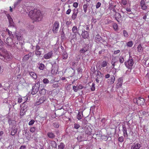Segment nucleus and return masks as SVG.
Instances as JSON below:
<instances>
[{
  "label": "nucleus",
  "instance_id": "obj_1",
  "mask_svg": "<svg viewBox=\"0 0 149 149\" xmlns=\"http://www.w3.org/2000/svg\"><path fill=\"white\" fill-rule=\"evenodd\" d=\"M29 15L33 21L36 22L41 21L43 17V14L40 10H37L36 9L31 10Z\"/></svg>",
  "mask_w": 149,
  "mask_h": 149
},
{
  "label": "nucleus",
  "instance_id": "obj_2",
  "mask_svg": "<svg viewBox=\"0 0 149 149\" xmlns=\"http://www.w3.org/2000/svg\"><path fill=\"white\" fill-rule=\"evenodd\" d=\"M26 103L23 102L22 105L20 113V116H22L24 115L27 110L28 105L26 104Z\"/></svg>",
  "mask_w": 149,
  "mask_h": 149
},
{
  "label": "nucleus",
  "instance_id": "obj_3",
  "mask_svg": "<svg viewBox=\"0 0 149 149\" xmlns=\"http://www.w3.org/2000/svg\"><path fill=\"white\" fill-rule=\"evenodd\" d=\"M39 86L40 83L39 82H38L32 87L31 93L32 94H35L38 92L39 91Z\"/></svg>",
  "mask_w": 149,
  "mask_h": 149
},
{
  "label": "nucleus",
  "instance_id": "obj_4",
  "mask_svg": "<svg viewBox=\"0 0 149 149\" xmlns=\"http://www.w3.org/2000/svg\"><path fill=\"white\" fill-rule=\"evenodd\" d=\"M134 63L132 59H129L127 61L125 62V64L126 67L129 69L131 70Z\"/></svg>",
  "mask_w": 149,
  "mask_h": 149
},
{
  "label": "nucleus",
  "instance_id": "obj_5",
  "mask_svg": "<svg viewBox=\"0 0 149 149\" xmlns=\"http://www.w3.org/2000/svg\"><path fill=\"white\" fill-rule=\"evenodd\" d=\"M59 26L58 22L56 21L53 25L52 31L54 33H57Z\"/></svg>",
  "mask_w": 149,
  "mask_h": 149
},
{
  "label": "nucleus",
  "instance_id": "obj_6",
  "mask_svg": "<svg viewBox=\"0 0 149 149\" xmlns=\"http://www.w3.org/2000/svg\"><path fill=\"white\" fill-rule=\"evenodd\" d=\"M6 49L3 48H0V58L3 59L4 56L7 52Z\"/></svg>",
  "mask_w": 149,
  "mask_h": 149
},
{
  "label": "nucleus",
  "instance_id": "obj_7",
  "mask_svg": "<svg viewBox=\"0 0 149 149\" xmlns=\"http://www.w3.org/2000/svg\"><path fill=\"white\" fill-rule=\"evenodd\" d=\"M84 130L86 134L88 135H90L91 134L92 132V129L90 127L88 126V125H86L84 127Z\"/></svg>",
  "mask_w": 149,
  "mask_h": 149
},
{
  "label": "nucleus",
  "instance_id": "obj_8",
  "mask_svg": "<svg viewBox=\"0 0 149 149\" xmlns=\"http://www.w3.org/2000/svg\"><path fill=\"white\" fill-rule=\"evenodd\" d=\"M12 58V56L11 54L9 52H7L5 55L4 56V59H6L7 61H10Z\"/></svg>",
  "mask_w": 149,
  "mask_h": 149
},
{
  "label": "nucleus",
  "instance_id": "obj_9",
  "mask_svg": "<svg viewBox=\"0 0 149 149\" xmlns=\"http://www.w3.org/2000/svg\"><path fill=\"white\" fill-rule=\"evenodd\" d=\"M7 18L8 19V22L9 24V26L14 27V24L13 19L10 15L8 14L6 15Z\"/></svg>",
  "mask_w": 149,
  "mask_h": 149
},
{
  "label": "nucleus",
  "instance_id": "obj_10",
  "mask_svg": "<svg viewBox=\"0 0 149 149\" xmlns=\"http://www.w3.org/2000/svg\"><path fill=\"white\" fill-rule=\"evenodd\" d=\"M53 54V52L51 51L44 55L43 57L46 59L50 58L52 57Z\"/></svg>",
  "mask_w": 149,
  "mask_h": 149
},
{
  "label": "nucleus",
  "instance_id": "obj_11",
  "mask_svg": "<svg viewBox=\"0 0 149 149\" xmlns=\"http://www.w3.org/2000/svg\"><path fill=\"white\" fill-rule=\"evenodd\" d=\"M122 130L123 131V136L126 139H128V134L127 132V130L125 126H123V129Z\"/></svg>",
  "mask_w": 149,
  "mask_h": 149
},
{
  "label": "nucleus",
  "instance_id": "obj_12",
  "mask_svg": "<svg viewBox=\"0 0 149 149\" xmlns=\"http://www.w3.org/2000/svg\"><path fill=\"white\" fill-rule=\"evenodd\" d=\"M78 10L74 9L73 10V13L72 16V19H75L77 17V14L78 13Z\"/></svg>",
  "mask_w": 149,
  "mask_h": 149
},
{
  "label": "nucleus",
  "instance_id": "obj_13",
  "mask_svg": "<svg viewBox=\"0 0 149 149\" xmlns=\"http://www.w3.org/2000/svg\"><path fill=\"white\" fill-rule=\"evenodd\" d=\"M138 105H143L145 102L144 99L142 97H139L138 98Z\"/></svg>",
  "mask_w": 149,
  "mask_h": 149
},
{
  "label": "nucleus",
  "instance_id": "obj_14",
  "mask_svg": "<svg viewBox=\"0 0 149 149\" xmlns=\"http://www.w3.org/2000/svg\"><path fill=\"white\" fill-rule=\"evenodd\" d=\"M46 100V98L44 96L41 97L39 100L36 102V104L38 105L41 103L43 102Z\"/></svg>",
  "mask_w": 149,
  "mask_h": 149
},
{
  "label": "nucleus",
  "instance_id": "obj_15",
  "mask_svg": "<svg viewBox=\"0 0 149 149\" xmlns=\"http://www.w3.org/2000/svg\"><path fill=\"white\" fill-rule=\"evenodd\" d=\"M115 80V77L113 75L110 77V79H109L107 80V81L108 84H112L114 83Z\"/></svg>",
  "mask_w": 149,
  "mask_h": 149
},
{
  "label": "nucleus",
  "instance_id": "obj_16",
  "mask_svg": "<svg viewBox=\"0 0 149 149\" xmlns=\"http://www.w3.org/2000/svg\"><path fill=\"white\" fill-rule=\"evenodd\" d=\"M140 5L141 6V8L143 10H145L147 8V6L146 5L145 1L142 0L140 1Z\"/></svg>",
  "mask_w": 149,
  "mask_h": 149
},
{
  "label": "nucleus",
  "instance_id": "obj_17",
  "mask_svg": "<svg viewBox=\"0 0 149 149\" xmlns=\"http://www.w3.org/2000/svg\"><path fill=\"white\" fill-rule=\"evenodd\" d=\"M141 147L140 144L138 143H134L131 146V149H139Z\"/></svg>",
  "mask_w": 149,
  "mask_h": 149
},
{
  "label": "nucleus",
  "instance_id": "obj_18",
  "mask_svg": "<svg viewBox=\"0 0 149 149\" xmlns=\"http://www.w3.org/2000/svg\"><path fill=\"white\" fill-rule=\"evenodd\" d=\"M88 46H84L80 50V54H84L88 50Z\"/></svg>",
  "mask_w": 149,
  "mask_h": 149
},
{
  "label": "nucleus",
  "instance_id": "obj_19",
  "mask_svg": "<svg viewBox=\"0 0 149 149\" xmlns=\"http://www.w3.org/2000/svg\"><path fill=\"white\" fill-rule=\"evenodd\" d=\"M81 36L84 38H87L89 36L88 32L87 31H85V30H84L82 31V32L81 33Z\"/></svg>",
  "mask_w": 149,
  "mask_h": 149
},
{
  "label": "nucleus",
  "instance_id": "obj_20",
  "mask_svg": "<svg viewBox=\"0 0 149 149\" xmlns=\"http://www.w3.org/2000/svg\"><path fill=\"white\" fill-rule=\"evenodd\" d=\"M47 136L50 139H54L55 137V135L52 132H49L47 133Z\"/></svg>",
  "mask_w": 149,
  "mask_h": 149
},
{
  "label": "nucleus",
  "instance_id": "obj_21",
  "mask_svg": "<svg viewBox=\"0 0 149 149\" xmlns=\"http://www.w3.org/2000/svg\"><path fill=\"white\" fill-rule=\"evenodd\" d=\"M72 32L75 35L79 33V29L76 26H74L72 28Z\"/></svg>",
  "mask_w": 149,
  "mask_h": 149
},
{
  "label": "nucleus",
  "instance_id": "obj_22",
  "mask_svg": "<svg viewBox=\"0 0 149 149\" xmlns=\"http://www.w3.org/2000/svg\"><path fill=\"white\" fill-rule=\"evenodd\" d=\"M95 40L96 42H100L101 43L102 42H101L102 40V38L100 35L98 34L96 35L95 36Z\"/></svg>",
  "mask_w": 149,
  "mask_h": 149
},
{
  "label": "nucleus",
  "instance_id": "obj_23",
  "mask_svg": "<svg viewBox=\"0 0 149 149\" xmlns=\"http://www.w3.org/2000/svg\"><path fill=\"white\" fill-rule=\"evenodd\" d=\"M109 8L110 9V10H111L112 8H115L116 6V5H115L114 2H109Z\"/></svg>",
  "mask_w": 149,
  "mask_h": 149
},
{
  "label": "nucleus",
  "instance_id": "obj_24",
  "mask_svg": "<svg viewBox=\"0 0 149 149\" xmlns=\"http://www.w3.org/2000/svg\"><path fill=\"white\" fill-rule=\"evenodd\" d=\"M29 74L34 79H36L37 77L36 74L33 72H29Z\"/></svg>",
  "mask_w": 149,
  "mask_h": 149
},
{
  "label": "nucleus",
  "instance_id": "obj_25",
  "mask_svg": "<svg viewBox=\"0 0 149 149\" xmlns=\"http://www.w3.org/2000/svg\"><path fill=\"white\" fill-rule=\"evenodd\" d=\"M32 55L31 53H30L28 54L25 55L23 59L24 60H28Z\"/></svg>",
  "mask_w": 149,
  "mask_h": 149
},
{
  "label": "nucleus",
  "instance_id": "obj_26",
  "mask_svg": "<svg viewBox=\"0 0 149 149\" xmlns=\"http://www.w3.org/2000/svg\"><path fill=\"white\" fill-rule=\"evenodd\" d=\"M97 73L96 74V76L97 78H99L101 77H102L103 74L101 73V72L99 70L97 71Z\"/></svg>",
  "mask_w": 149,
  "mask_h": 149
},
{
  "label": "nucleus",
  "instance_id": "obj_27",
  "mask_svg": "<svg viewBox=\"0 0 149 149\" xmlns=\"http://www.w3.org/2000/svg\"><path fill=\"white\" fill-rule=\"evenodd\" d=\"M89 5L88 3L85 4L83 6V10L85 13H86L87 10V8Z\"/></svg>",
  "mask_w": 149,
  "mask_h": 149
},
{
  "label": "nucleus",
  "instance_id": "obj_28",
  "mask_svg": "<svg viewBox=\"0 0 149 149\" xmlns=\"http://www.w3.org/2000/svg\"><path fill=\"white\" fill-rule=\"evenodd\" d=\"M122 16L120 14V13H116V17L115 18L116 20L119 22L118 19L120 18H121Z\"/></svg>",
  "mask_w": 149,
  "mask_h": 149
},
{
  "label": "nucleus",
  "instance_id": "obj_29",
  "mask_svg": "<svg viewBox=\"0 0 149 149\" xmlns=\"http://www.w3.org/2000/svg\"><path fill=\"white\" fill-rule=\"evenodd\" d=\"M108 63L106 61H103L100 64L101 66L102 67H104L107 65Z\"/></svg>",
  "mask_w": 149,
  "mask_h": 149
},
{
  "label": "nucleus",
  "instance_id": "obj_30",
  "mask_svg": "<svg viewBox=\"0 0 149 149\" xmlns=\"http://www.w3.org/2000/svg\"><path fill=\"white\" fill-rule=\"evenodd\" d=\"M15 35L16 36V37L17 39L18 40H20L22 39V37L21 36V35L20 34L16 33H15Z\"/></svg>",
  "mask_w": 149,
  "mask_h": 149
},
{
  "label": "nucleus",
  "instance_id": "obj_31",
  "mask_svg": "<svg viewBox=\"0 0 149 149\" xmlns=\"http://www.w3.org/2000/svg\"><path fill=\"white\" fill-rule=\"evenodd\" d=\"M38 65V68L40 70H43L44 69L45 65L43 64L39 63Z\"/></svg>",
  "mask_w": 149,
  "mask_h": 149
},
{
  "label": "nucleus",
  "instance_id": "obj_32",
  "mask_svg": "<svg viewBox=\"0 0 149 149\" xmlns=\"http://www.w3.org/2000/svg\"><path fill=\"white\" fill-rule=\"evenodd\" d=\"M39 93L41 95H44L46 93V90L44 88L42 89L40 91Z\"/></svg>",
  "mask_w": 149,
  "mask_h": 149
},
{
  "label": "nucleus",
  "instance_id": "obj_33",
  "mask_svg": "<svg viewBox=\"0 0 149 149\" xmlns=\"http://www.w3.org/2000/svg\"><path fill=\"white\" fill-rule=\"evenodd\" d=\"M51 145L52 147L53 148H56L57 144L55 141H51Z\"/></svg>",
  "mask_w": 149,
  "mask_h": 149
},
{
  "label": "nucleus",
  "instance_id": "obj_34",
  "mask_svg": "<svg viewBox=\"0 0 149 149\" xmlns=\"http://www.w3.org/2000/svg\"><path fill=\"white\" fill-rule=\"evenodd\" d=\"M68 55L66 52H64L63 54V58L64 59H66L68 58Z\"/></svg>",
  "mask_w": 149,
  "mask_h": 149
},
{
  "label": "nucleus",
  "instance_id": "obj_35",
  "mask_svg": "<svg viewBox=\"0 0 149 149\" xmlns=\"http://www.w3.org/2000/svg\"><path fill=\"white\" fill-rule=\"evenodd\" d=\"M35 54L37 56H40V55L41 54V53L42 52L41 51L38 50H35Z\"/></svg>",
  "mask_w": 149,
  "mask_h": 149
},
{
  "label": "nucleus",
  "instance_id": "obj_36",
  "mask_svg": "<svg viewBox=\"0 0 149 149\" xmlns=\"http://www.w3.org/2000/svg\"><path fill=\"white\" fill-rule=\"evenodd\" d=\"M133 45V42L131 40L130 41L127 43V46L130 47H132V46Z\"/></svg>",
  "mask_w": 149,
  "mask_h": 149
},
{
  "label": "nucleus",
  "instance_id": "obj_37",
  "mask_svg": "<svg viewBox=\"0 0 149 149\" xmlns=\"http://www.w3.org/2000/svg\"><path fill=\"white\" fill-rule=\"evenodd\" d=\"M81 115H83L82 113V112H79L78 113L77 118L78 120H80L81 119Z\"/></svg>",
  "mask_w": 149,
  "mask_h": 149
},
{
  "label": "nucleus",
  "instance_id": "obj_38",
  "mask_svg": "<svg viewBox=\"0 0 149 149\" xmlns=\"http://www.w3.org/2000/svg\"><path fill=\"white\" fill-rule=\"evenodd\" d=\"M65 146L64 144L62 143H61L58 146V149H63Z\"/></svg>",
  "mask_w": 149,
  "mask_h": 149
},
{
  "label": "nucleus",
  "instance_id": "obj_39",
  "mask_svg": "<svg viewBox=\"0 0 149 149\" xmlns=\"http://www.w3.org/2000/svg\"><path fill=\"white\" fill-rule=\"evenodd\" d=\"M123 33L124 37L127 38L128 36V33L126 31L124 30L123 31Z\"/></svg>",
  "mask_w": 149,
  "mask_h": 149
},
{
  "label": "nucleus",
  "instance_id": "obj_40",
  "mask_svg": "<svg viewBox=\"0 0 149 149\" xmlns=\"http://www.w3.org/2000/svg\"><path fill=\"white\" fill-rule=\"evenodd\" d=\"M17 131V130L16 128L14 129L12 131H11V135L12 136H14L16 133Z\"/></svg>",
  "mask_w": 149,
  "mask_h": 149
},
{
  "label": "nucleus",
  "instance_id": "obj_41",
  "mask_svg": "<svg viewBox=\"0 0 149 149\" xmlns=\"http://www.w3.org/2000/svg\"><path fill=\"white\" fill-rule=\"evenodd\" d=\"M142 47L141 45H139L137 47V50L139 52H141L142 51Z\"/></svg>",
  "mask_w": 149,
  "mask_h": 149
},
{
  "label": "nucleus",
  "instance_id": "obj_42",
  "mask_svg": "<svg viewBox=\"0 0 149 149\" xmlns=\"http://www.w3.org/2000/svg\"><path fill=\"white\" fill-rule=\"evenodd\" d=\"M77 140L79 141H81L84 140L83 138L81 135H79L77 137Z\"/></svg>",
  "mask_w": 149,
  "mask_h": 149
},
{
  "label": "nucleus",
  "instance_id": "obj_43",
  "mask_svg": "<svg viewBox=\"0 0 149 149\" xmlns=\"http://www.w3.org/2000/svg\"><path fill=\"white\" fill-rule=\"evenodd\" d=\"M53 126L55 128H58L59 127V124L58 122L54 123Z\"/></svg>",
  "mask_w": 149,
  "mask_h": 149
},
{
  "label": "nucleus",
  "instance_id": "obj_44",
  "mask_svg": "<svg viewBox=\"0 0 149 149\" xmlns=\"http://www.w3.org/2000/svg\"><path fill=\"white\" fill-rule=\"evenodd\" d=\"M122 83H121L120 82H118V83L116 84V88H119L122 85Z\"/></svg>",
  "mask_w": 149,
  "mask_h": 149
},
{
  "label": "nucleus",
  "instance_id": "obj_45",
  "mask_svg": "<svg viewBox=\"0 0 149 149\" xmlns=\"http://www.w3.org/2000/svg\"><path fill=\"white\" fill-rule=\"evenodd\" d=\"M61 33V37L62 39H64L65 37V35L63 30Z\"/></svg>",
  "mask_w": 149,
  "mask_h": 149
},
{
  "label": "nucleus",
  "instance_id": "obj_46",
  "mask_svg": "<svg viewBox=\"0 0 149 149\" xmlns=\"http://www.w3.org/2000/svg\"><path fill=\"white\" fill-rule=\"evenodd\" d=\"M119 61L120 62V63H123L124 61V60L123 57L120 56L119 58Z\"/></svg>",
  "mask_w": 149,
  "mask_h": 149
},
{
  "label": "nucleus",
  "instance_id": "obj_47",
  "mask_svg": "<svg viewBox=\"0 0 149 149\" xmlns=\"http://www.w3.org/2000/svg\"><path fill=\"white\" fill-rule=\"evenodd\" d=\"M124 138L123 136H121L119 137L118 138V141L120 142H122L124 141Z\"/></svg>",
  "mask_w": 149,
  "mask_h": 149
},
{
  "label": "nucleus",
  "instance_id": "obj_48",
  "mask_svg": "<svg viewBox=\"0 0 149 149\" xmlns=\"http://www.w3.org/2000/svg\"><path fill=\"white\" fill-rule=\"evenodd\" d=\"M127 13L129 15V17L131 18H132L134 17V15L132 13Z\"/></svg>",
  "mask_w": 149,
  "mask_h": 149
},
{
  "label": "nucleus",
  "instance_id": "obj_49",
  "mask_svg": "<svg viewBox=\"0 0 149 149\" xmlns=\"http://www.w3.org/2000/svg\"><path fill=\"white\" fill-rule=\"evenodd\" d=\"M111 61L116 63L118 61V60L116 58V57L113 56L112 58Z\"/></svg>",
  "mask_w": 149,
  "mask_h": 149
},
{
  "label": "nucleus",
  "instance_id": "obj_50",
  "mask_svg": "<svg viewBox=\"0 0 149 149\" xmlns=\"http://www.w3.org/2000/svg\"><path fill=\"white\" fill-rule=\"evenodd\" d=\"M43 82L45 84H47L49 83V81L48 79L45 78L43 80Z\"/></svg>",
  "mask_w": 149,
  "mask_h": 149
},
{
  "label": "nucleus",
  "instance_id": "obj_51",
  "mask_svg": "<svg viewBox=\"0 0 149 149\" xmlns=\"http://www.w3.org/2000/svg\"><path fill=\"white\" fill-rule=\"evenodd\" d=\"M77 89H78V90L82 89L83 88V86L81 84H77Z\"/></svg>",
  "mask_w": 149,
  "mask_h": 149
},
{
  "label": "nucleus",
  "instance_id": "obj_52",
  "mask_svg": "<svg viewBox=\"0 0 149 149\" xmlns=\"http://www.w3.org/2000/svg\"><path fill=\"white\" fill-rule=\"evenodd\" d=\"M72 89L75 92H77L78 90L77 86H73L72 87Z\"/></svg>",
  "mask_w": 149,
  "mask_h": 149
},
{
  "label": "nucleus",
  "instance_id": "obj_53",
  "mask_svg": "<svg viewBox=\"0 0 149 149\" xmlns=\"http://www.w3.org/2000/svg\"><path fill=\"white\" fill-rule=\"evenodd\" d=\"M80 127V126L79 124L77 123L74 124V127L75 128L78 129Z\"/></svg>",
  "mask_w": 149,
  "mask_h": 149
},
{
  "label": "nucleus",
  "instance_id": "obj_54",
  "mask_svg": "<svg viewBox=\"0 0 149 149\" xmlns=\"http://www.w3.org/2000/svg\"><path fill=\"white\" fill-rule=\"evenodd\" d=\"M113 27L115 30H116L118 29V26L116 24H114L113 25Z\"/></svg>",
  "mask_w": 149,
  "mask_h": 149
},
{
  "label": "nucleus",
  "instance_id": "obj_55",
  "mask_svg": "<svg viewBox=\"0 0 149 149\" xmlns=\"http://www.w3.org/2000/svg\"><path fill=\"white\" fill-rule=\"evenodd\" d=\"M22 0H18L16 2L14 5V7H15L17 5H18L19 3Z\"/></svg>",
  "mask_w": 149,
  "mask_h": 149
},
{
  "label": "nucleus",
  "instance_id": "obj_56",
  "mask_svg": "<svg viewBox=\"0 0 149 149\" xmlns=\"http://www.w3.org/2000/svg\"><path fill=\"white\" fill-rule=\"evenodd\" d=\"M34 122H35V121L34 120H31L29 122V125H32L34 123Z\"/></svg>",
  "mask_w": 149,
  "mask_h": 149
},
{
  "label": "nucleus",
  "instance_id": "obj_57",
  "mask_svg": "<svg viewBox=\"0 0 149 149\" xmlns=\"http://www.w3.org/2000/svg\"><path fill=\"white\" fill-rule=\"evenodd\" d=\"M36 130V127H31L30 130V131L32 133L34 132Z\"/></svg>",
  "mask_w": 149,
  "mask_h": 149
},
{
  "label": "nucleus",
  "instance_id": "obj_58",
  "mask_svg": "<svg viewBox=\"0 0 149 149\" xmlns=\"http://www.w3.org/2000/svg\"><path fill=\"white\" fill-rule=\"evenodd\" d=\"M101 3L99 2L97 3L96 6V8H98L101 6Z\"/></svg>",
  "mask_w": 149,
  "mask_h": 149
},
{
  "label": "nucleus",
  "instance_id": "obj_59",
  "mask_svg": "<svg viewBox=\"0 0 149 149\" xmlns=\"http://www.w3.org/2000/svg\"><path fill=\"white\" fill-rule=\"evenodd\" d=\"M122 3L124 5H125L127 3L126 0H121Z\"/></svg>",
  "mask_w": 149,
  "mask_h": 149
},
{
  "label": "nucleus",
  "instance_id": "obj_60",
  "mask_svg": "<svg viewBox=\"0 0 149 149\" xmlns=\"http://www.w3.org/2000/svg\"><path fill=\"white\" fill-rule=\"evenodd\" d=\"M23 99H22L21 97H19L18 99V103H20L22 102Z\"/></svg>",
  "mask_w": 149,
  "mask_h": 149
},
{
  "label": "nucleus",
  "instance_id": "obj_61",
  "mask_svg": "<svg viewBox=\"0 0 149 149\" xmlns=\"http://www.w3.org/2000/svg\"><path fill=\"white\" fill-rule=\"evenodd\" d=\"M77 70L78 73H81L82 72V70L80 68H77Z\"/></svg>",
  "mask_w": 149,
  "mask_h": 149
},
{
  "label": "nucleus",
  "instance_id": "obj_62",
  "mask_svg": "<svg viewBox=\"0 0 149 149\" xmlns=\"http://www.w3.org/2000/svg\"><path fill=\"white\" fill-rule=\"evenodd\" d=\"M91 71L93 73H95L96 72V70L94 67H92L91 68Z\"/></svg>",
  "mask_w": 149,
  "mask_h": 149
},
{
  "label": "nucleus",
  "instance_id": "obj_63",
  "mask_svg": "<svg viewBox=\"0 0 149 149\" xmlns=\"http://www.w3.org/2000/svg\"><path fill=\"white\" fill-rule=\"evenodd\" d=\"M126 11L127 12V13H132L131 11V9L130 8H126Z\"/></svg>",
  "mask_w": 149,
  "mask_h": 149
},
{
  "label": "nucleus",
  "instance_id": "obj_64",
  "mask_svg": "<svg viewBox=\"0 0 149 149\" xmlns=\"http://www.w3.org/2000/svg\"><path fill=\"white\" fill-rule=\"evenodd\" d=\"M26 147L25 145H22L20 147L19 149H26Z\"/></svg>",
  "mask_w": 149,
  "mask_h": 149
}]
</instances>
